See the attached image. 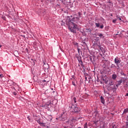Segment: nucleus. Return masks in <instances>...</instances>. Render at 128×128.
<instances>
[{
    "label": "nucleus",
    "instance_id": "obj_1",
    "mask_svg": "<svg viewBox=\"0 0 128 128\" xmlns=\"http://www.w3.org/2000/svg\"><path fill=\"white\" fill-rule=\"evenodd\" d=\"M79 20L80 18L78 17H76V16H74V17L72 20H70L68 22V28L71 32H73V34L76 32V30H77L78 28V25L74 23V22L78 20Z\"/></svg>",
    "mask_w": 128,
    "mask_h": 128
},
{
    "label": "nucleus",
    "instance_id": "obj_2",
    "mask_svg": "<svg viewBox=\"0 0 128 128\" xmlns=\"http://www.w3.org/2000/svg\"><path fill=\"white\" fill-rule=\"evenodd\" d=\"M94 48H95V50L100 49V50H102V46H100V40L96 41L94 42Z\"/></svg>",
    "mask_w": 128,
    "mask_h": 128
},
{
    "label": "nucleus",
    "instance_id": "obj_3",
    "mask_svg": "<svg viewBox=\"0 0 128 128\" xmlns=\"http://www.w3.org/2000/svg\"><path fill=\"white\" fill-rule=\"evenodd\" d=\"M122 62V60H120V58H116L114 59V63L116 64L118 68H119L120 66H118V64H120V62Z\"/></svg>",
    "mask_w": 128,
    "mask_h": 128
},
{
    "label": "nucleus",
    "instance_id": "obj_4",
    "mask_svg": "<svg viewBox=\"0 0 128 128\" xmlns=\"http://www.w3.org/2000/svg\"><path fill=\"white\" fill-rule=\"evenodd\" d=\"M95 36L98 37V38H104V34L100 33V32H96Z\"/></svg>",
    "mask_w": 128,
    "mask_h": 128
},
{
    "label": "nucleus",
    "instance_id": "obj_5",
    "mask_svg": "<svg viewBox=\"0 0 128 128\" xmlns=\"http://www.w3.org/2000/svg\"><path fill=\"white\" fill-rule=\"evenodd\" d=\"M40 84L42 86H44L46 84V80H41L40 82Z\"/></svg>",
    "mask_w": 128,
    "mask_h": 128
},
{
    "label": "nucleus",
    "instance_id": "obj_6",
    "mask_svg": "<svg viewBox=\"0 0 128 128\" xmlns=\"http://www.w3.org/2000/svg\"><path fill=\"white\" fill-rule=\"evenodd\" d=\"M71 108H72L75 112H78V108L77 106H74V105L72 106Z\"/></svg>",
    "mask_w": 128,
    "mask_h": 128
},
{
    "label": "nucleus",
    "instance_id": "obj_7",
    "mask_svg": "<svg viewBox=\"0 0 128 128\" xmlns=\"http://www.w3.org/2000/svg\"><path fill=\"white\" fill-rule=\"evenodd\" d=\"M44 68H45V70H48V68H49L48 64H44Z\"/></svg>",
    "mask_w": 128,
    "mask_h": 128
},
{
    "label": "nucleus",
    "instance_id": "obj_8",
    "mask_svg": "<svg viewBox=\"0 0 128 128\" xmlns=\"http://www.w3.org/2000/svg\"><path fill=\"white\" fill-rule=\"evenodd\" d=\"M118 78V76L116 74H113L112 75V78L114 80H116V78Z\"/></svg>",
    "mask_w": 128,
    "mask_h": 128
},
{
    "label": "nucleus",
    "instance_id": "obj_9",
    "mask_svg": "<svg viewBox=\"0 0 128 128\" xmlns=\"http://www.w3.org/2000/svg\"><path fill=\"white\" fill-rule=\"evenodd\" d=\"M69 124L70 126H69L70 128H74V124H72V121L70 120Z\"/></svg>",
    "mask_w": 128,
    "mask_h": 128
},
{
    "label": "nucleus",
    "instance_id": "obj_10",
    "mask_svg": "<svg viewBox=\"0 0 128 128\" xmlns=\"http://www.w3.org/2000/svg\"><path fill=\"white\" fill-rule=\"evenodd\" d=\"M100 100H101V102L102 104H104V102H105L104 98V97L102 96H100Z\"/></svg>",
    "mask_w": 128,
    "mask_h": 128
},
{
    "label": "nucleus",
    "instance_id": "obj_11",
    "mask_svg": "<svg viewBox=\"0 0 128 128\" xmlns=\"http://www.w3.org/2000/svg\"><path fill=\"white\" fill-rule=\"evenodd\" d=\"M122 80H118V84L116 85V86H120V84H122Z\"/></svg>",
    "mask_w": 128,
    "mask_h": 128
},
{
    "label": "nucleus",
    "instance_id": "obj_12",
    "mask_svg": "<svg viewBox=\"0 0 128 128\" xmlns=\"http://www.w3.org/2000/svg\"><path fill=\"white\" fill-rule=\"evenodd\" d=\"M46 106H52V101L50 100L46 103Z\"/></svg>",
    "mask_w": 128,
    "mask_h": 128
},
{
    "label": "nucleus",
    "instance_id": "obj_13",
    "mask_svg": "<svg viewBox=\"0 0 128 128\" xmlns=\"http://www.w3.org/2000/svg\"><path fill=\"white\" fill-rule=\"evenodd\" d=\"M80 64L81 66L82 67V68H84V63L82 62V60H80V61H79Z\"/></svg>",
    "mask_w": 128,
    "mask_h": 128
},
{
    "label": "nucleus",
    "instance_id": "obj_14",
    "mask_svg": "<svg viewBox=\"0 0 128 128\" xmlns=\"http://www.w3.org/2000/svg\"><path fill=\"white\" fill-rule=\"evenodd\" d=\"M126 112H128V108L124 109V114H126Z\"/></svg>",
    "mask_w": 128,
    "mask_h": 128
},
{
    "label": "nucleus",
    "instance_id": "obj_15",
    "mask_svg": "<svg viewBox=\"0 0 128 128\" xmlns=\"http://www.w3.org/2000/svg\"><path fill=\"white\" fill-rule=\"evenodd\" d=\"M30 62H32L34 63V64L36 63V60H34L32 59H31V60H30Z\"/></svg>",
    "mask_w": 128,
    "mask_h": 128
},
{
    "label": "nucleus",
    "instance_id": "obj_16",
    "mask_svg": "<svg viewBox=\"0 0 128 128\" xmlns=\"http://www.w3.org/2000/svg\"><path fill=\"white\" fill-rule=\"evenodd\" d=\"M73 100H74V104L76 103V97H74L73 98Z\"/></svg>",
    "mask_w": 128,
    "mask_h": 128
},
{
    "label": "nucleus",
    "instance_id": "obj_17",
    "mask_svg": "<svg viewBox=\"0 0 128 128\" xmlns=\"http://www.w3.org/2000/svg\"><path fill=\"white\" fill-rule=\"evenodd\" d=\"M95 24L96 28H100V23H96Z\"/></svg>",
    "mask_w": 128,
    "mask_h": 128
},
{
    "label": "nucleus",
    "instance_id": "obj_18",
    "mask_svg": "<svg viewBox=\"0 0 128 128\" xmlns=\"http://www.w3.org/2000/svg\"><path fill=\"white\" fill-rule=\"evenodd\" d=\"M72 84L76 86V82L74 81H72Z\"/></svg>",
    "mask_w": 128,
    "mask_h": 128
},
{
    "label": "nucleus",
    "instance_id": "obj_19",
    "mask_svg": "<svg viewBox=\"0 0 128 128\" xmlns=\"http://www.w3.org/2000/svg\"><path fill=\"white\" fill-rule=\"evenodd\" d=\"M71 80H72L73 81H75L76 79L74 78V76H72V78H71Z\"/></svg>",
    "mask_w": 128,
    "mask_h": 128
},
{
    "label": "nucleus",
    "instance_id": "obj_20",
    "mask_svg": "<svg viewBox=\"0 0 128 128\" xmlns=\"http://www.w3.org/2000/svg\"><path fill=\"white\" fill-rule=\"evenodd\" d=\"M84 128H88V123L84 124Z\"/></svg>",
    "mask_w": 128,
    "mask_h": 128
},
{
    "label": "nucleus",
    "instance_id": "obj_21",
    "mask_svg": "<svg viewBox=\"0 0 128 128\" xmlns=\"http://www.w3.org/2000/svg\"><path fill=\"white\" fill-rule=\"evenodd\" d=\"M112 22H113L114 24H116V19L113 20H112Z\"/></svg>",
    "mask_w": 128,
    "mask_h": 128
},
{
    "label": "nucleus",
    "instance_id": "obj_22",
    "mask_svg": "<svg viewBox=\"0 0 128 128\" xmlns=\"http://www.w3.org/2000/svg\"><path fill=\"white\" fill-rule=\"evenodd\" d=\"M78 16H79V18H81V16H82V14H80V12H78Z\"/></svg>",
    "mask_w": 128,
    "mask_h": 128
},
{
    "label": "nucleus",
    "instance_id": "obj_23",
    "mask_svg": "<svg viewBox=\"0 0 128 128\" xmlns=\"http://www.w3.org/2000/svg\"><path fill=\"white\" fill-rule=\"evenodd\" d=\"M0 78H4V74H0Z\"/></svg>",
    "mask_w": 128,
    "mask_h": 128
},
{
    "label": "nucleus",
    "instance_id": "obj_24",
    "mask_svg": "<svg viewBox=\"0 0 128 128\" xmlns=\"http://www.w3.org/2000/svg\"><path fill=\"white\" fill-rule=\"evenodd\" d=\"M13 94H14V96H16V94H18V93H16V92H13Z\"/></svg>",
    "mask_w": 128,
    "mask_h": 128
},
{
    "label": "nucleus",
    "instance_id": "obj_25",
    "mask_svg": "<svg viewBox=\"0 0 128 128\" xmlns=\"http://www.w3.org/2000/svg\"><path fill=\"white\" fill-rule=\"evenodd\" d=\"M116 18H117L120 20H122V18H120L118 17V16H116Z\"/></svg>",
    "mask_w": 128,
    "mask_h": 128
},
{
    "label": "nucleus",
    "instance_id": "obj_26",
    "mask_svg": "<svg viewBox=\"0 0 128 128\" xmlns=\"http://www.w3.org/2000/svg\"><path fill=\"white\" fill-rule=\"evenodd\" d=\"M38 124H44V123H42V122H38Z\"/></svg>",
    "mask_w": 128,
    "mask_h": 128
},
{
    "label": "nucleus",
    "instance_id": "obj_27",
    "mask_svg": "<svg viewBox=\"0 0 128 128\" xmlns=\"http://www.w3.org/2000/svg\"><path fill=\"white\" fill-rule=\"evenodd\" d=\"M100 28H104V25H101L100 26Z\"/></svg>",
    "mask_w": 128,
    "mask_h": 128
},
{
    "label": "nucleus",
    "instance_id": "obj_28",
    "mask_svg": "<svg viewBox=\"0 0 128 128\" xmlns=\"http://www.w3.org/2000/svg\"><path fill=\"white\" fill-rule=\"evenodd\" d=\"M88 30V32H92V30H90V29H88V30Z\"/></svg>",
    "mask_w": 128,
    "mask_h": 128
},
{
    "label": "nucleus",
    "instance_id": "obj_29",
    "mask_svg": "<svg viewBox=\"0 0 128 128\" xmlns=\"http://www.w3.org/2000/svg\"><path fill=\"white\" fill-rule=\"evenodd\" d=\"M122 76H126V74H124V73H122Z\"/></svg>",
    "mask_w": 128,
    "mask_h": 128
},
{
    "label": "nucleus",
    "instance_id": "obj_30",
    "mask_svg": "<svg viewBox=\"0 0 128 128\" xmlns=\"http://www.w3.org/2000/svg\"><path fill=\"white\" fill-rule=\"evenodd\" d=\"M126 96H128V93L126 94Z\"/></svg>",
    "mask_w": 128,
    "mask_h": 128
},
{
    "label": "nucleus",
    "instance_id": "obj_31",
    "mask_svg": "<svg viewBox=\"0 0 128 128\" xmlns=\"http://www.w3.org/2000/svg\"><path fill=\"white\" fill-rule=\"evenodd\" d=\"M116 88V86H113V88Z\"/></svg>",
    "mask_w": 128,
    "mask_h": 128
},
{
    "label": "nucleus",
    "instance_id": "obj_32",
    "mask_svg": "<svg viewBox=\"0 0 128 128\" xmlns=\"http://www.w3.org/2000/svg\"><path fill=\"white\" fill-rule=\"evenodd\" d=\"M85 79H86V80H87L86 77H85Z\"/></svg>",
    "mask_w": 128,
    "mask_h": 128
},
{
    "label": "nucleus",
    "instance_id": "obj_33",
    "mask_svg": "<svg viewBox=\"0 0 128 128\" xmlns=\"http://www.w3.org/2000/svg\"><path fill=\"white\" fill-rule=\"evenodd\" d=\"M2 45H0V48H2Z\"/></svg>",
    "mask_w": 128,
    "mask_h": 128
},
{
    "label": "nucleus",
    "instance_id": "obj_34",
    "mask_svg": "<svg viewBox=\"0 0 128 128\" xmlns=\"http://www.w3.org/2000/svg\"><path fill=\"white\" fill-rule=\"evenodd\" d=\"M64 128H68V127H66V126H64Z\"/></svg>",
    "mask_w": 128,
    "mask_h": 128
},
{
    "label": "nucleus",
    "instance_id": "obj_35",
    "mask_svg": "<svg viewBox=\"0 0 128 128\" xmlns=\"http://www.w3.org/2000/svg\"><path fill=\"white\" fill-rule=\"evenodd\" d=\"M110 16H112V14H111Z\"/></svg>",
    "mask_w": 128,
    "mask_h": 128
},
{
    "label": "nucleus",
    "instance_id": "obj_36",
    "mask_svg": "<svg viewBox=\"0 0 128 128\" xmlns=\"http://www.w3.org/2000/svg\"><path fill=\"white\" fill-rule=\"evenodd\" d=\"M47 90H46V91L45 92H46Z\"/></svg>",
    "mask_w": 128,
    "mask_h": 128
},
{
    "label": "nucleus",
    "instance_id": "obj_37",
    "mask_svg": "<svg viewBox=\"0 0 128 128\" xmlns=\"http://www.w3.org/2000/svg\"><path fill=\"white\" fill-rule=\"evenodd\" d=\"M80 50V49L78 48V52Z\"/></svg>",
    "mask_w": 128,
    "mask_h": 128
},
{
    "label": "nucleus",
    "instance_id": "obj_38",
    "mask_svg": "<svg viewBox=\"0 0 128 128\" xmlns=\"http://www.w3.org/2000/svg\"><path fill=\"white\" fill-rule=\"evenodd\" d=\"M80 70H82V68H80Z\"/></svg>",
    "mask_w": 128,
    "mask_h": 128
},
{
    "label": "nucleus",
    "instance_id": "obj_39",
    "mask_svg": "<svg viewBox=\"0 0 128 128\" xmlns=\"http://www.w3.org/2000/svg\"><path fill=\"white\" fill-rule=\"evenodd\" d=\"M105 83L106 84V82H105Z\"/></svg>",
    "mask_w": 128,
    "mask_h": 128
},
{
    "label": "nucleus",
    "instance_id": "obj_40",
    "mask_svg": "<svg viewBox=\"0 0 128 128\" xmlns=\"http://www.w3.org/2000/svg\"><path fill=\"white\" fill-rule=\"evenodd\" d=\"M78 66H80V64H78Z\"/></svg>",
    "mask_w": 128,
    "mask_h": 128
},
{
    "label": "nucleus",
    "instance_id": "obj_41",
    "mask_svg": "<svg viewBox=\"0 0 128 128\" xmlns=\"http://www.w3.org/2000/svg\"><path fill=\"white\" fill-rule=\"evenodd\" d=\"M113 128H114V126H113Z\"/></svg>",
    "mask_w": 128,
    "mask_h": 128
}]
</instances>
